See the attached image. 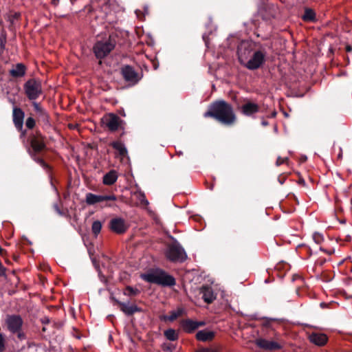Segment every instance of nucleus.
<instances>
[{
	"mask_svg": "<svg viewBox=\"0 0 352 352\" xmlns=\"http://www.w3.org/2000/svg\"><path fill=\"white\" fill-rule=\"evenodd\" d=\"M256 344L259 347L267 350H276L281 348V345H280L278 342L265 339L257 340Z\"/></svg>",
	"mask_w": 352,
	"mask_h": 352,
	"instance_id": "2eb2a0df",
	"label": "nucleus"
},
{
	"mask_svg": "<svg viewBox=\"0 0 352 352\" xmlns=\"http://www.w3.org/2000/svg\"><path fill=\"white\" fill-rule=\"evenodd\" d=\"M342 156V151H340V153L338 154V157L341 158Z\"/></svg>",
	"mask_w": 352,
	"mask_h": 352,
	"instance_id": "79ce46f5",
	"label": "nucleus"
},
{
	"mask_svg": "<svg viewBox=\"0 0 352 352\" xmlns=\"http://www.w3.org/2000/svg\"><path fill=\"white\" fill-rule=\"evenodd\" d=\"M10 74L13 77H19L22 76V63H18L16 68L12 69Z\"/></svg>",
	"mask_w": 352,
	"mask_h": 352,
	"instance_id": "cd10ccee",
	"label": "nucleus"
},
{
	"mask_svg": "<svg viewBox=\"0 0 352 352\" xmlns=\"http://www.w3.org/2000/svg\"><path fill=\"white\" fill-rule=\"evenodd\" d=\"M165 255L169 261L173 262H182L186 257L185 251L178 244L169 245L165 252Z\"/></svg>",
	"mask_w": 352,
	"mask_h": 352,
	"instance_id": "0eeeda50",
	"label": "nucleus"
},
{
	"mask_svg": "<svg viewBox=\"0 0 352 352\" xmlns=\"http://www.w3.org/2000/svg\"><path fill=\"white\" fill-rule=\"evenodd\" d=\"M133 196L138 198L141 204H148V201L143 193L140 192H135L133 193Z\"/></svg>",
	"mask_w": 352,
	"mask_h": 352,
	"instance_id": "7c9ffc66",
	"label": "nucleus"
},
{
	"mask_svg": "<svg viewBox=\"0 0 352 352\" xmlns=\"http://www.w3.org/2000/svg\"><path fill=\"white\" fill-rule=\"evenodd\" d=\"M200 293L202 294V298L207 303H211L216 298V296L211 287L203 286L200 289Z\"/></svg>",
	"mask_w": 352,
	"mask_h": 352,
	"instance_id": "dca6fc26",
	"label": "nucleus"
},
{
	"mask_svg": "<svg viewBox=\"0 0 352 352\" xmlns=\"http://www.w3.org/2000/svg\"><path fill=\"white\" fill-rule=\"evenodd\" d=\"M13 122L18 131H22V110L15 106L13 107Z\"/></svg>",
	"mask_w": 352,
	"mask_h": 352,
	"instance_id": "f3484780",
	"label": "nucleus"
},
{
	"mask_svg": "<svg viewBox=\"0 0 352 352\" xmlns=\"http://www.w3.org/2000/svg\"><path fill=\"white\" fill-rule=\"evenodd\" d=\"M316 18V14L314 11L309 8H306L305 10V13L302 17L303 21H314Z\"/></svg>",
	"mask_w": 352,
	"mask_h": 352,
	"instance_id": "393cba45",
	"label": "nucleus"
},
{
	"mask_svg": "<svg viewBox=\"0 0 352 352\" xmlns=\"http://www.w3.org/2000/svg\"><path fill=\"white\" fill-rule=\"evenodd\" d=\"M184 313L182 308H178L176 310L170 312V314L166 317V319L169 321H174L177 318L180 317Z\"/></svg>",
	"mask_w": 352,
	"mask_h": 352,
	"instance_id": "b1692460",
	"label": "nucleus"
},
{
	"mask_svg": "<svg viewBox=\"0 0 352 352\" xmlns=\"http://www.w3.org/2000/svg\"><path fill=\"white\" fill-rule=\"evenodd\" d=\"M6 324L8 329L11 332L18 333L19 338H21V333L20 332V329L22 326V319L20 316L15 315L8 316L6 318Z\"/></svg>",
	"mask_w": 352,
	"mask_h": 352,
	"instance_id": "1a4fd4ad",
	"label": "nucleus"
},
{
	"mask_svg": "<svg viewBox=\"0 0 352 352\" xmlns=\"http://www.w3.org/2000/svg\"><path fill=\"white\" fill-rule=\"evenodd\" d=\"M101 229H102V223L100 221H95L92 223L91 230L94 234L97 235L98 234H99Z\"/></svg>",
	"mask_w": 352,
	"mask_h": 352,
	"instance_id": "c85d7f7f",
	"label": "nucleus"
},
{
	"mask_svg": "<svg viewBox=\"0 0 352 352\" xmlns=\"http://www.w3.org/2000/svg\"><path fill=\"white\" fill-rule=\"evenodd\" d=\"M117 303L119 305L120 310L126 315L131 316L136 312L141 311V309L135 304L122 302L120 301H118Z\"/></svg>",
	"mask_w": 352,
	"mask_h": 352,
	"instance_id": "4468645a",
	"label": "nucleus"
},
{
	"mask_svg": "<svg viewBox=\"0 0 352 352\" xmlns=\"http://www.w3.org/2000/svg\"><path fill=\"white\" fill-rule=\"evenodd\" d=\"M36 118L38 117L46 116L45 110L41 107V104L36 102H32Z\"/></svg>",
	"mask_w": 352,
	"mask_h": 352,
	"instance_id": "a878e982",
	"label": "nucleus"
},
{
	"mask_svg": "<svg viewBox=\"0 0 352 352\" xmlns=\"http://www.w3.org/2000/svg\"><path fill=\"white\" fill-rule=\"evenodd\" d=\"M6 41V36L2 34L0 36V54L2 53L3 50L5 48Z\"/></svg>",
	"mask_w": 352,
	"mask_h": 352,
	"instance_id": "72a5a7b5",
	"label": "nucleus"
},
{
	"mask_svg": "<svg viewBox=\"0 0 352 352\" xmlns=\"http://www.w3.org/2000/svg\"><path fill=\"white\" fill-rule=\"evenodd\" d=\"M116 36L110 35L107 40L96 43L93 47L94 52L98 58L106 57L116 47Z\"/></svg>",
	"mask_w": 352,
	"mask_h": 352,
	"instance_id": "20e7f679",
	"label": "nucleus"
},
{
	"mask_svg": "<svg viewBox=\"0 0 352 352\" xmlns=\"http://www.w3.org/2000/svg\"><path fill=\"white\" fill-rule=\"evenodd\" d=\"M104 126L112 132L123 129L124 122L114 113H107L102 119Z\"/></svg>",
	"mask_w": 352,
	"mask_h": 352,
	"instance_id": "423d86ee",
	"label": "nucleus"
},
{
	"mask_svg": "<svg viewBox=\"0 0 352 352\" xmlns=\"http://www.w3.org/2000/svg\"><path fill=\"white\" fill-rule=\"evenodd\" d=\"M259 109V105L251 101L245 102L241 107V113L247 116H251L258 113Z\"/></svg>",
	"mask_w": 352,
	"mask_h": 352,
	"instance_id": "f8f14e48",
	"label": "nucleus"
},
{
	"mask_svg": "<svg viewBox=\"0 0 352 352\" xmlns=\"http://www.w3.org/2000/svg\"><path fill=\"white\" fill-rule=\"evenodd\" d=\"M5 349V339L1 333H0V352H2Z\"/></svg>",
	"mask_w": 352,
	"mask_h": 352,
	"instance_id": "e433bc0d",
	"label": "nucleus"
},
{
	"mask_svg": "<svg viewBox=\"0 0 352 352\" xmlns=\"http://www.w3.org/2000/svg\"><path fill=\"white\" fill-rule=\"evenodd\" d=\"M352 50V47L350 45L346 46V52H351Z\"/></svg>",
	"mask_w": 352,
	"mask_h": 352,
	"instance_id": "ea45409f",
	"label": "nucleus"
},
{
	"mask_svg": "<svg viewBox=\"0 0 352 352\" xmlns=\"http://www.w3.org/2000/svg\"><path fill=\"white\" fill-rule=\"evenodd\" d=\"M40 280L43 285H44L45 282L46 281V278L44 276H40Z\"/></svg>",
	"mask_w": 352,
	"mask_h": 352,
	"instance_id": "58836bf2",
	"label": "nucleus"
},
{
	"mask_svg": "<svg viewBox=\"0 0 352 352\" xmlns=\"http://www.w3.org/2000/svg\"><path fill=\"white\" fill-rule=\"evenodd\" d=\"M214 338V333L212 331L201 330L196 333V338L202 342L210 341Z\"/></svg>",
	"mask_w": 352,
	"mask_h": 352,
	"instance_id": "a211bd4d",
	"label": "nucleus"
},
{
	"mask_svg": "<svg viewBox=\"0 0 352 352\" xmlns=\"http://www.w3.org/2000/svg\"><path fill=\"white\" fill-rule=\"evenodd\" d=\"M140 276L143 280L148 283L164 286H173L175 285V279L162 270H155L147 274H143Z\"/></svg>",
	"mask_w": 352,
	"mask_h": 352,
	"instance_id": "7ed1b4c3",
	"label": "nucleus"
},
{
	"mask_svg": "<svg viewBox=\"0 0 352 352\" xmlns=\"http://www.w3.org/2000/svg\"><path fill=\"white\" fill-rule=\"evenodd\" d=\"M250 52V51L248 49L239 48L238 50L239 60L246 68L250 70L257 69L265 63L266 52L262 50L256 51L248 60Z\"/></svg>",
	"mask_w": 352,
	"mask_h": 352,
	"instance_id": "f03ea898",
	"label": "nucleus"
},
{
	"mask_svg": "<svg viewBox=\"0 0 352 352\" xmlns=\"http://www.w3.org/2000/svg\"><path fill=\"white\" fill-rule=\"evenodd\" d=\"M2 252H3V249L1 248V247L0 246V254H2Z\"/></svg>",
	"mask_w": 352,
	"mask_h": 352,
	"instance_id": "c03bdc74",
	"label": "nucleus"
},
{
	"mask_svg": "<svg viewBox=\"0 0 352 352\" xmlns=\"http://www.w3.org/2000/svg\"><path fill=\"white\" fill-rule=\"evenodd\" d=\"M110 228L117 234H122L126 231L128 226L124 219L115 218L110 221Z\"/></svg>",
	"mask_w": 352,
	"mask_h": 352,
	"instance_id": "9b49d317",
	"label": "nucleus"
},
{
	"mask_svg": "<svg viewBox=\"0 0 352 352\" xmlns=\"http://www.w3.org/2000/svg\"><path fill=\"white\" fill-rule=\"evenodd\" d=\"M25 93L30 100H35L43 93L40 80L34 78L30 79L24 85Z\"/></svg>",
	"mask_w": 352,
	"mask_h": 352,
	"instance_id": "39448f33",
	"label": "nucleus"
},
{
	"mask_svg": "<svg viewBox=\"0 0 352 352\" xmlns=\"http://www.w3.org/2000/svg\"><path fill=\"white\" fill-rule=\"evenodd\" d=\"M31 148L35 153H39L45 148V144L42 135L36 133L35 135H32L29 139Z\"/></svg>",
	"mask_w": 352,
	"mask_h": 352,
	"instance_id": "9d476101",
	"label": "nucleus"
},
{
	"mask_svg": "<svg viewBox=\"0 0 352 352\" xmlns=\"http://www.w3.org/2000/svg\"><path fill=\"white\" fill-rule=\"evenodd\" d=\"M43 270L44 271L49 270H50V267H49V266H47V265H43Z\"/></svg>",
	"mask_w": 352,
	"mask_h": 352,
	"instance_id": "a19ab883",
	"label": "nucleus"
},
{
	"mask_svg": "<svg viewBox=\"0 0 352 352\" xmlns=\"http://www.w3.org/2000/svg\"><path fill=\"white\" fill-rule=\"evenodd\" d=\"M289 161L288 157H278L276 160V166H280L283 164H287Z\"/></svg>",
	"mask_w": 352,
	"mask_h": 352,
	"instance_id": "473e14b6",
	"label": "nucleus"
},
{
	"mask_svg": "<svg viewBox=\"0 0 352 352\" xmlns=\"http://www.w3.org/2000/svg\"><path fill=\"white\" fill-rule=\"evenodd\" d=\"M308 338L311 343L317 346H324L328 340L327 336L322 333H312L309 335Z\"/></svg>",
	"mask_w": 352,
	"mask_h": 352,
	"instance_id": "ddd939ff",
	"label": "nucleus"
},
{
	"mask_svg": "<svg viewBox=\"0 0 352 352\" xmlns=\"http://www.w3.org/2000/svg\"><path fill=\"white\" fill-rule=\"evenodd\" d=\"M121 74L124 79L132 85H135L140 79L138 74L129 65L124 66L121 69Z\"/></svg>",
	"mask_w": 352,
	"mask_h": 352,
	"instance_id": "6e6552de",
	"label": "nucleus"
},
{
	"mask_svg": "<svg viewBox=\"0 0 352 352\" xmlns=\"http://www.w3.org/2000/svg\"><path fill=\"white\" fill-rule=\"evenodd\" d=\"M10 102H12L13 104H15V101H14V100H12L11 98H10Z\"/></svg>",
	"mask_w": 352,
	"mask_h": 352,
	"instance_id": "37998d69",
	"label": "nucleus"
},
{
	"mask_svg": "<svg viewBox=\"0 0 352 352\" xmlns=\"http://www.w3.org/2000/svg\"><path fill=\"white\" fill-rule=\"evenodd\" d=\"M140 293V290L136 288H133L132 287L128 286L125 289L124 294L129 296H136Z\"/></svg>",
	"mask_w": 352,
	"mask_h": 352,
	"instance_id": "c756f323",
	"label": "nucleus"
},
{
	"mask_svg": "<svg viewBox=\"0 0 352 352\" xmlns=\"http://www.w3.org/2000/svg\"><path fill=\"white\" fill-rule=\"evenodd\" d=\"M200 324H201L198 323L197 322L191 320H185L182 322V327L183 329L188 333H190L195 331L199 327Z\"/></svg>",
	"mask_w": 352,
	"mask_h": 352,
	"instance_id": "aec40b11",
	"label": "nucleus"
},
{
	"mask_svg": "<svg viewBox=\"0 0 352 352\" xmlns=\"http://www.w3.org/2000/svg\"><path fill=\"white\" fill-rule=\"evenodd\" d=\"M205 118H213L226 125L233 124L236 120V115L230 104L225 100H217L208 107L204 114Z\"/></svg>",
	"mask_w": 352,
	"mask_h": 352,
	"instance_id": "f257e3e1",
	"label": "nucleus"
},
{
	"mask_svg": "<svg viewBox=\"0 0 352 352\" xmlns=\"http://www.w3.org/2000/svg\"><path fill=\"white\" fill-rule=\"evenodd\" d=\"M197 352H218V351L213 348H204L197 351Z\"/></svg>",
	"mask_w": 352,
	"mask_h": 352,
	"instance_id": "4c0bfd02",
	"label": "nucleus"
},
{
	"mask_svg": "<svg viewBox=\"0 0 352 352\" xmlns=\"http://www.w3.org/2000/svg\"><path fill=\"white\" fill-rule=\"evenodd\" d=\"M113 148H115L119 154L122 156H125L127 154L126 148L123 143L121 142H114L111 144Z\"/></svg>",
	"mask_w": 352,
	"mask_h": 352,
	"instance_id": "4be33fe9",
	"label": "nucleus"
},
{
	"mask_svg": "<svg viewBox=\"0 0 352 352\" xmlns=\"http://www.w3.org/2000/svg\"><path fill=\"white\" fill-rule=\"evenodd\" d=\"M101 198L102 199V201H116L117 200V197L114 195H101Z\"/></svg>",
	"mask_w": 352,
	"mask_h": 352,
	"instance_id": "c9c22d12",
	"label": "nucleus"
},
{
	"mask_svg": "<svg viewBox=\"0 0 352 352\" xmlns=\"http://www.w3.org/2000/svg\"><path fill=\"white\" fill-rule=\"evenodd\" d=\"M162 348L163 351H167V352H172L175 349L173 345L170 344H164L162 346Z\"/></svg>",
	"mask_w": 352,
	"mask_h": 352,
	"instance_id": "f704fd0d",
	"label": "nucleus"
},
{
	"mask_svg": "<svg viewBox=\"0 0 352 352\" xmlns=\"http://www.w3.org/2000/svg\"><path fill=\"white\" fill-rule=\"evenodd\" d=\"M118 177L116 170H111L104 175L103 184L107 186L113 185L117 181Z\"/></svg>",
	"mask_w": 352,
	"mask_h": 352,
	"instance_id": "6ab92c4d",
	"label": "nucleus"
},
{
	"mask_svg": "<svg viewBox=\"0 0 352 352\" xmlns=\"http://www.w3.org/2000/svg\"><path fill=\"white\" fill-rule=\"evenodd\" d=\"M36 119L33 117L32 113L25 120V126L28 129H33L36 126Z\"/></svg>",
	"mask_w": 352,
	"mask_h": 352,
	"instance_id": "bb28decb",
	"label": "nucleus"
},
{
	"mask_svg": "<svg viewBox=\"0 0 352 352\" xmlns=\"http://www.w3.org/2000/svg\"><path fill=\"white\" fill-rule=\"evenodd\" d=\"M166 338L170 341H175L179 338L178 333L173 329H168L164 332Z\"/></svg>",
	"mask_w": 352,
	"mask_h": 352,
	"instance_id": "5701e85b",
	"label": "nucleus"
},
{
	"mask_svg": "<svg viewBox=\"0 0 352 352\" xmlns=\"http://www.w3.org/2000/svg\"><path fill=\"white\" fill-rule=\"evenodd\" d=\"M344 293L348 298H352V280L349 281L346 285Z\"/></svg>",
	"mask_w": 352,
	"mask_h": 352,
	"instance_id": "2f4dec72",
	"label": "nucleus"
},
{
	"mask_svg": "<svg viewBox=\"0 0 352 352\" xmlns=\"http://www.w3.org/2000/svg\"><path fill=\"white\" fill-rule=\"evenodd\" d=\"M102 201V199L101 198V195H94L91 192H89L86 195V203L88 205H94Z\"/></svg>",
	"mask_w": 352,
	"mask_h": 352,
	"instance_id": "412c9836",
	"label": "nucleus"
}]
</instances>
